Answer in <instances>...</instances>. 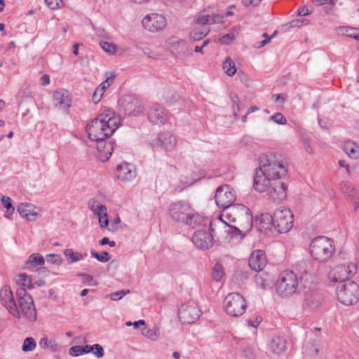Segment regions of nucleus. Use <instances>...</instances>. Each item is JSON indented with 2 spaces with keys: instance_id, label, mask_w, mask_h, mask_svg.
<instances>
[{
  "instance_id": "864d4df0",
  "label": "nucleus",
  "mask_w": 359,
  "mask_h": 359,
  "mask_svg": "<svg viewBox=\"0 0 359 359\" xmlns=\"http://www.w3.org/2000/svg\"><path fill=\"white\" fill-rule=\"evenodd\" d=\"M46 261L48 263L58 265L62 262V259L58 255L49 254L46 256Z\"/></svg>"
},
{
  "instance_id": "473e14b6",
  "label": "nucleus",
  "mask_w": 359,
  "mask_h": 359,
  "mask_svg": "<svg viewBox=\"0 0 359 359\" xmlns=\"http://www.w3.org/2000/svg\"><path fill=\"white\" fill-rule=\"evenodd\" d=\"M92 350L89 345L86 346H74L69 350V355L72 356H79L83 353H88Z\"/></svg>"
},
{
  "instance_id": "f8f14e48",
  "label": "nucleus",
  "mask_w": 359,
  "mask_h": 359,
  "mask_svg": "<svg viewBox=\"0 0 359 359\" xmlns=\"http://www.w3.org/2000/svg\"><path fill=\"white\" fill-rule=\"evenodd\" d=\"M119 110L127 116H138L144 111V107L134 95H125L118 101Z\"/></svg>"
},
{
  "instance_id": "c03bdc74",
  "label": "nucleus",
  "mask_w": 359,
  "mask_h": 359,
  "mask_svg": "<svg viewBox=\"0 0 359 359\" xmlns=\"http://www.w3.org/2000/svg\"><path fill=\"white\" fill-rule=\"evenodd\" d=\"M196 21L201 25L210 24V13L208 11H203L198 14Z\"/></svg>"
},
{
  "instance_id": "0eeeda50",
  "label": "nucleus",
  "mask_w": 359,
  "mask_h": 359,
  "mask_svg": "<svg viewBox=\"0 0 359 359\" xmlns=\"http://www.w3.org/2000/svg\"><path fill=\"white\" fill-rule=\"evenodd\" d=\"M298 286L299 282L297 275L293 271H285L280 273L276 288L278 295L288 297L297 292H300Z\"/></svg>"
},
{
  "instance_id": "9d476101",
  "label": "nucleus",
  "mask_w": 359,
  "mask_h": 359,
  "mask_svg": "<svg viewBox=\"0 0 359 359\" xmlns=\"http://www.w3.org/2000/svg\"><path fill=\"white\" fill-rule=\"evenodd\" d=\"M215 200L217 207L227 213L229 208L234 205L236 194L229 185L224 184L216 189Z\"/></svg>"
},
{
  "instance_id": "774afa93",
  "label": "nucleus",
  "mask_w": 359,
  "mask_h": 359,
  "mask_svg": "<svg viewBox=\"0 0 359 359\" xmlns=\"http://www.w3.org/2000/svg\"><path fill=\"white\" fill-rule=\"evenodd\" d=\"M77 276L81 277L84 283H90L93 281V277L86 273H80L77 274Z\"/></svg>"
},
{
  "instance_id": "412c9836",
  "label": "nucleus",
  "mask_w": 359,
  "mask_h": 359,
  "mask_svg": "<svg viewBox=\"0 0 359 359\" xmlns=\"http://www.w3.org/2000/svg\"><path fill=\"white\" fill-rule=\"evenodd\" d=\"M355 266L354 265H339L334 269L332 280L339 282V285L343 284L345 281L350 280L349 277L355 273Z\"/></svg>"
},
{
  "instance_id": "9b49d317",
  "label": "nucleus",
  "mask_w": 359,
  "mask_h": 359,
  "mask_svg": "<svg viewBox=\"0 0 359 359\" xmlns=\"http://www.w3.org/2000/svg\"><path fill=\"white\" fill-rule=\"evenodd\" d=\"M297 270L299 274L300 285L303 287V292L307 293L314 290L316 284L313 283L314 277L312 276V269L309 262L302 261L297 264Z\"/></svg>"
},
{
  "instance_id": "ddd939ff",
  "label": "nucleus",
  "mask_w": 359,
  "mask_h": 359,
  "mask_svg": "<svg viewBox=\"0 0 359 359\" xmlns=\"http://www.w3.org/2000/svg\"><path fill=\"white\" fill-rule=\"evenodd\" d=\"M201 314L199 306L194 301L182 304L178 310L179 319L182 323H193L198 319Z\"/></svg>"
},
{
  "instance_id": "680f3d73",
  "label": "nucleus",
  "mask_w": 359,
  "mask_h": 359,
  "mask_svg": "<svg viewBox=\"0 0 359 359\" xmlns=\"http://www.w3.org/2000/svg\"><path fill=\"white\" fill-rule=\"evenodd\" d=\"M223 21V15L220 14H210V24L220 23Z\"/></svg>"
},
{
  "instance_id": "37998d69",
  "label": "nucleus",
  "mask_w": 359,
  "mask_h": 359,
  "mask_svg": "<svg viewBox=\"0 0 359 359\" xmlns=\"http://www.w3.org/2000/svg\"><path fill=\"white\" fill-rule=\"evenodd\" d=\"M172 48L176 49L178 53H184L187 49V43L184 39L172 41Z\"/></svg>"
},
{
  "instance_id": "4468645a",
  "label": "nucleus",
  "mask_w": 359,
  "mask_h": 359,
  "mask_svg": "<svg viewBox=\"0 0 359 359\" xmlns=\"http://www.w3.org/2000/svg\"><path fill=\"white\" fill-rule=\"evenodd\" d=\"M191 208V204L186 201H175L169 205L168 214L173 221L182 223Z\"/></svg>"
},
{
  "instance_id": "2f4dec72",
  "label": "nucleus",
  "mask_w": 359,
  "mask_h": 359,
  "mask_svg": "<svg viewBox=\"0 0 359 359\" xmlns=\"http://www.w3.org/2000/svg\"><path fill=\"white\" fill-rule=\"evenodd\" d=\"M313 290L304 293L306 294L305 302L309 306L316 307L320 304L321 299L320 295L317 292H313Z\"/></svg>"
},
{
  "instance_id": "e433bc0d",
  "label": "nucleus",
  "mask_w": 359,
  "mask_h": 359,
  "mask_svg": "<svg viewBox=\"0 0 359 359\" xmlns=\"http://www.w3.org/2000/svg\"><path fill=\"white\" fill-rule=\"evenodd\" d=\"M44 262L45 259L43 256L38 253H34L29 256L26 264L34 267L38 265H42L44 264Z\"/></svg>"
},
{
  "instance_id": "a878e982",
  "label": "nucleus",
  "mask_w": 359,
  "mask_h": 359,
  "mask_svg": "<svg viewBox=\"0 0 359 359\" xmlns=\"http://www.w3.org/2000/svg\"><path fill=\"white\" fill-rule=\"evenodd\" d=\"M97 142V149L99 152V157L102 161H107L114 150V144L111 141H107L106 139L95 140Z\"/></svg>"
},
{
  "instance_id": "7c9ffc66",
  "label": "nucleus",
  "mask_w": 359,
  "mask_h": 359,
  "mask_svg": "<svg viewBox=\"0 0 359 359\" xmlns=\"http://www.w3.org/2000/svg\"><path fill=\"white\" fill-rule=\"evenodd\" d=\"M344 151L351 158H359V146L354 142H346L344 147Z\"/></svg>"
},
{
  "instance_id": "6ab92c4d",
  "label": "nucleus",
  "mask_w": 359,
  "mask_h": 359,
  "mask_svg": "<svg viewBox=\"0 0 359 359\" xmlns=\"http://www.w3.org/2000/svg\"><path fill=\"white\" fill-rule=\"evenodd\" d=\"M177 143V140L169 132H163L158 134L157 137L153 140L151 144L153 147H161L167 151L172 150Z\"/></svg>"
},
{
  "instance_id": "4be33fe9",
  "label": "nucleus",
  "mask_w": 359,
  "mask_h": 359,
  "mask_svg": "<svg viewBox=\"0 0 359 359\" xmlns=\"http://www.w3.org/2000/svg\"><path fill=\"white\" fill-rule=\"evenodd\" d=\"M267 259L264 252L261 250L253 251L249 258L248 264L255 271H261L266 265Z\"/></svg>"
},
{
  "instance_id": "2eb2a0df",
  "label": "nucleus",
  "mask_w": 359,
  "mask_h": 359,
  "mask_svg": "<svg viewBox=\"0 0 359 359\" xmlns=\"http://www.w3.org/2000/svg\"><path fill=\"white\" fill-rule=\"evenodd\" d=\"M145 29L150 32H158L163 30L167 26L165 17L158 13L147 15L142 20Z\"/></svg>"
},
{
  "instance_id": "1a4fd4ad",
  "label": "nucleus",
  "mask_w": 359,
  "mask_h": 359,
  "mask_svg": "<svg viewBox=\"0 0 359 359\" xmlns=\"http://www.w3.org/2000/svg\"><path fill=\"white\" fill-rule=\"evenodd\" d=\"M225 312L233 317L242 316L247 308L245 298L238 292H231L227 294L224 299Z\"/></svg>"
},
{
  "instance_id": "f3484780",
  "label": "nucleus",
  "mask_w": 359,
  "mask_h": 359,
  "mask_svg": "<svg viewBox=\"0 0 359 359\" xmlns=\"http://www.w3.org/2000/svg\"><path fill=\"white\" fill-rule=\"evenodd\" d=\"M213 229L210 232L204 231H196L192 236V242L194 245L201 250H208L212 245Z\"/></svg>"
},
{
  "instance_id": "5fc2aeb1",
  "label": "nucleus",
  "mask_w": 359,
  "mask_h": 359,
  "mask_svg": "<svg viewBox=\"0 0 359 359\" xmlns=\"http://www.w3.org/2000/svg\"><path fill=\"white\" fill-rule=\"evenodd\" d=\"M262 37H264V39L261 41H259V42H257L256 43H255L254 44V47L255 48H261L265 46L271 40V37H270V36H269L267 34V33H264L262 34Z\"/></svg>"
},
{
  "instance_id": "8fccbe9b",
  "label": "nucleus",
  "mask_w": 359,
  "mask_h": 359,
  "mask_svg": "<svg viewBox=\"0 0 359 359\" xmlns=\"http://www.w3.org/2000/svg\"><path fill=\"white\" fill-rule=\"evenodd\" d=\"M90 347H91L92 348V350H90V352H92L97 358H100L103 357L104 351L101 345L95 344H93V346H90Z\"/></svg>"
},
{
  "instance_id": "0e129e2a",
  "label": "nucleus",
  "mask_w": 359,
  "mask_h": 359,
  "mask_svg": "<svg viewBox=\"0 0 359 359\" xmlns=\"http://www.w3.org/2000/svg\"><path fill=\"white\" fill-rule=\"evenodd\" d=\"M262 320V318L261 316H257L255 320H248V324L253 327H257L259 324Z\"/></svg>"
},
{
  "instance_id": "393cba45",
  "label": "nucleus",
  "mask_w": 359,
  "mask_h": 359,
  "mask_svg": "<svg viewBox=\"0 0 359 359\" xmlns=\"http://www.w3.org/2000/svg\"><path fill=\"white\" fill-rule=\"evenodd\" d=\"M116 177L123 182L130 181L135 177V168L133 164L123 163L116 167Z\"/></svg>"
},
{
  "instance_id": "5701e85b",
  "label": "nucleus",
  "mask_w": 359,
  "mask_h": 359,
  "mask_svg": "<svg viewBox=\"0 0 359 359\" xmlns=\"http://www.w3.org/2000/svg\"><path fill=\"white\" fill-rule=\"evenodd\" d=\"M148 118L154 124H164L167 120V114L163 107L158 104H154L148 111Z\"/></svg>"
},
{
  "instance_id": "b1692460",
  "label": "nucleus",
  "mask_w": 359,
  "mask_h": 359,
  "mask_svg": "<svg viewBox=\"0 0 359 359\" xmlns=\"http://www.w3.org/2000/svg\"><path fill=\"white\" fill-rule=\"evenodd\" d=\"M53 99L55 105L60 109H66L72 105V98L69 93L65 89H60L53 93Z\"/></svg>"
},
{
  "instance_id": "69168bd1",
  "label": "nucleus",
  "mask_w": 359,
  "mask_h": 359,
  "mask_svg": "<svg viewBox=\"0 0 359 359\" xmlns=\"http://www.w3.org/2000/svg\"><path fill=\"white\" fill-rule=\"evenodd\" d=\"M308 24L309 20L307 19L303 20H294L290 22V26L292 27H300L302 24Z\"/></svg>"
},
{
  "instance_id": "a19ab883",
  "label": "nucleus",
  "mask_w": 359,
  "mask_h": 359,
  "mask_svg": "<svg viewBox=\"0 0 359 359\" xmlns=\"http://www.w3.org/2000/svg\"><path fill=\"white\" fill-rule=\"evenodd\" d=\"M36 346V343L34 338L32 337H27L23 341V344L22 346V350L24 352H28L33 351Z\"/></svg>"
},
{
  "instance_id": "49530a36",
  "label": "nucleus",
  "mask_w": 359,
  "mask_h": 359,
  "mask_svg": "<svg viewBox=\"0 0 359 359\" xmlns=\"http://www.w3.org/2000/svg\"><path fill=\"white\" fill-rule=\"evenodd\" d=\"M238 32L236 28H233L230 30L228 34H224L221 39V41L223 43L227 44L229 41H231L237 38Z\"/></svg>"
},
{
  "instance_id": "3c124183",
  "label": "nucleus",
  "mask_w": 359,
  "mask_h": 359,
  "mask_svg": "<svg viewBox=\"0 0 359 359\" xmlns=\"http://www.w3.org/2000/svg\"><path fill=\"white\" fill-rule=\"evenodd\" d=\"M270 120L280 125H285L287 123V119L285 117L279 112H276L272 115L270 118Z\"/></svg>"
},
{
  "instance_id": "4d7b16f0",
  "label": "nucleus",
  "mask_w": 359,
  "mask_h": 359,
  "mask_svg": "<svg viewBox=\"0 0 359 359\" xmlns=\"http://www.w3.org/2000/svg\"><path fill=\"white\" fill-rule=\"evenodd\" d=\"M88 208L93 211L94 212V214L95 213V212L97 210H98L99 209V206H100L101 205L99 204V203L95 199V198H91L88 203Z\"/></svg>"
},
{
  "instance_id": "6e6d98bb",
  "label": "nucleus",
  "mask_w": 359,
  "mask_h": 359,
  "mask_svg": "<svg viewBox=\"0 0 359 359\" xmlns=\"http://www.w3.org/2000/svg\"><path fill=\"white\" fill-rule=\"evenodd\" d=\"M103 95V88H96L93 94L92 100L95 104H97Z\"/></svg>"
},
{
  "instance_id": "e2e57ef3",
  "label": "nucleus",
  "mask_w": 359,
  "mask_h": 359,
  "mask_svg": "<svg viewBox=\"0 0 359 359\" xmlns=\"http://www.w3.org/2000/svg\"><path fill=\"white\" fill-rule=\"evenodd\" d=\"M99 217L101 216L102 217H107V208L105 205H101L99 206L98 210H97L95 213Z\"/></svg>"
},
{
  "instance_id": "6e6552de",
  "label": "nucleus",
  "mask_w": 359,
  "mask_h": 359,
  "mask_svg": "<svg viewBox=\"0 0 359 359\" xmlns=\"http://www.w3.org/2000/svg\"><path fill=\"white\" fill-rule=\"evenodd\" d=\"M336 294L341 304L346 306L353 305L357 303L359 299V285L348 280L337 286Z\"/></svg>"
},
{
  "instance_id": "09e8293b",
  "label": "nucleus",
  "mask_w": 359,
  "mask_h": 359,
  "mask_svg": "<svg viewBox=\"0 0 359 359\" xmlns=\"http://www.w3.org/2000/svg\"><path fill=\"white\" fill-rule=\"evenodd\" d=\"M101 48L108 53H114L116 50V46L114 43L107 41H101L100 43Z\"/></svg>"
},
{
  "instance_id": "052dcab7",
  "label": "nucleus",
  "mask_w": 359,
  "mask_h": 359,
  "mask_svg": "<svg viewBox=\"0 0 359 359\" xmlns=\"http://www.w3.org/2000/svg\"><path fill=\"white\" fill-rule=\"evenodd\" d=\"M231 102L233 103L232 104V109L233 111V115L235 117H237V114L235 111V106L237 107V109L239 110V106H238V97L236 94L231 95Z\"/></svg>"
},
{
  "instance_id": "f257e3e1",
  "label": "nucleus",
  "mask_w": 359,
  "mask_h": 359,
  "mask_svg": "<svg viewBox=\"0 0 359 359\" xmlns=\"http://www.w3.org/2000/svg\"><path fill=\"white\" fill-rule=\"evenodd\" d=\"M120 118L114 111L105 109L86 126V133L92 141L109 137L119 127Z\"/></svg>"
},
{
  "instance_id": "a18cd8bd",
  "label": "nucleus",
  "mask_w": 359,
  "mask_h": 359,
  "mask_svg": "<svg viewBox=\"0 0 359 359\" xmlns=\"http://www.w3.org/2000/svg\"><path fill=\"white\" fill-rule=\"evenodd\" d=\"M208 32L209 29L208 28H203L201 30L199 31L195 29L191 32L190 36L193 41H196L202 39L208 34Z\"/></svg>"
},
{
  "instance_id": "79ce46f5",
  "label": "nucleus",
  "mask_w": 359,
  "mask_h": 359,
  "mask_svg": "<svg viewBox=\"0 0 359 359\" xmlns=\"http://www.w3.org/2000/svg\"><path fill=\"white\" fill-rule=\"evenodd\" d=\"M91 256L95 258L97 261L100 262H107L110 260L111 255L109 252L106 251L101 252L98 253L94 250H91L90 252Z\"/></svg>"
},
{
  "instance_id": "de8ad7c7",
  "label": "nucleus",
  "mask_w": 359,
  "mask_h": 359,
  "mask_svg": "<svg viewBox=\"0 0 359 359\" xmlns=\"http://www.w3.org/2000/svg\"><path fill=\"white\" fill-rule=\"evenodd\" d=\"M142 335L151 340H156L158 338L156 332L151 328L147 327L145 325L141 329Z\"/></svg>"
},
{
  "instance_id": "603ef678",
  "label": "nucleus",
  "mask_w": 359,
  "mask_h": 359,
  "mask_svg": "<svg viewBox=\"0 0 359 359\" xmlns=\"http://www.w3.org/2000/svg\"><path fill=\"white\" fill-rule=\"evenodd\" d=\"M130 292L129 290H121L112 292L110 294L109 297L113 301H117L123 298V297Z\"/></svg>"
},
{
  "instance_id": "c756f323",
  "label": "nucleus",
  "mask_w": 359,
  "mask_h": 359,
  "mask_svg": "<svg viewBox=\"0 0 359 359\" xmlns=\"http://www.w3.org/2000/svg\"><path fill=\"white\" fill-rule=\"evenodd\" d=\"M340 189L343 193L348 195L351 198H357L359 200V191L355 190L349 182H341Z\"/></svg>"
},
{
  "instance_id": "423d86ee",
  "label": "nucleus",
  "mask_w": 359,
  "mask_h": 359,
  "mask_svg": "<svg viewBox=\"0 0 359 359\" xmlns=\"http://www.w3.org/2000/svg\"><path fill=\"white\" fill-rule=\"evenodd\" d=\"M334 250L332 241L325 236L315 238L310 245V252L312 257L319 262H325L330 259Z\"/></svg>"
},
{
  "instance_id": "7ed1b4c3",
  "label": "nucleus",
  "mask_w": 359,
  "mask_h": 359,
  "mask_svg": "<svg viewBox=\"0 0 359 359\" xmlns=\"http://www.w3.org/2000/svg\"><path fill=\"white\" fill-rule=\"evenodd\" d=\"M259 167L268 176L279 180L287 173L285 163L279 154H262L259 157Z\"/></svg>"
},
{
  "instance_id": "338daca9",
  "label": "nucleus",
  "mask_w": 359,
  "mask_h": 359,
  "mask_svg": "<svg viewBox=\"0 0 359 359\" xmlns=\"http://www.w3.org/2000/svg\"><path fill=\"white\" fill-rule=\"evenodd\" d=\"M262 0H243V4L245 6H257Z\"/></svg>"
},
{
  "instance_id": "58836bf2",
  "label": "nucleus",
  "mask_w": 359,
  "mask_h": 359,
  "mask_svg": "<svg viewBox=\"0 0 359 359\" xmlns=\"http://www.w3.org/2000/svg\"><path fill=\"white\" fill-rule=\"evenodd\" d=\"M223 69H224L225 73L229 76L234 75L236 72L235 64L230 57H227L224 62Z\"/></svg>"
},
{
  "instance_id": "13d9d810",
  "label": "nucleus",
  "mask_w": 359,
  "mask_h": 359,
  "mask_svg": "<svg viewBox=\"0 0 359 359\" xmlns=\"http://www.w3.org/2000/svg\"><path fill=\"white\" fill-rule=\"evenodd\" d=\"M243 355L247 359H254L255 352L252 347H247L243 351Z\"/></svg>"
},
{
  "instance_id": "bf43d9fd",
  "label": "nucleus",
  "mask_w": 359,
  "mask_h": 359,
  "mask_svg": "<svg viewBox=\"0 0 359 359\" xmlns=\"http://www.w3.org/2000/svg\"><path fill=\"white\" fill-rule=\"evenodd\" d=\"M341 30L344 31L342 32L343 34L351 38H353V36L355 35L357 32H358V29L351 27H342L341 28Z\"/></svg>"
},
{
  "instance_id": "c85d7f7f",
  "label": "nucleus",
  "mask_w": 359,
  "mask_h": 359,
  "mask_svg": "<svg viewBox=\"0 0 359 359\" xmlns=\"http://www.w3.org/2000/svg\"><path fill=\"white\" fill-rule=\"evenodd\" d=\"M286 346L285 339L280 336H274L271 340L269 348L273 353L280 354L285 351Z\"/></svg>"
},
{
  "instance_id": "cd10ccee",
  "label": "nucleus",
  "mask_w": 359,
  "mask_h": 359,
  "mask_svg": "<svg viewBox=\"0 0 359 359\" xmlns=\"http://www.w3.org/2000/svg\"><path fill=\"white\" fill-rule=\"evenodd\" d=\"M204 222V217L200 214L196 212L192 208L191 211L189 212L188 216L186 217L184 220L182 222L187 226H189L193 229L203 224Z\"/></svg>"
},
{
  "instance_id": "a211bd4d",
  "label": "nucleus",
  "mask_w": 359,
  "mask_h": 359,
  "mask_svg": "<svg viewBox=\"0 0 359 359\" xmlns=\"http://www.w3.org/2000/svg\"><path fill=\"white\" fill-rule=\"evenodd\" d=\"M273 180L268 176L261 167L257 168L253 179V187L259 192H264Z\"/></svg>"
},
{
  "instance_id": "aec40b11",
  "label": "nucleus",
  "mask_w": 359,
  "mask_h": 359,
  "mask_svg": "<svg viewBox=\"0 0 359 359\" xmlns=\"http://www.w3.org/2000/svg\"><path fill=\"white\" fill-rule=\"evenodd\" d=\"M287 188L283 182L273 180L266 189L269 198L273 201H282L286 198Z\"/></svg>"
},
{
  "instance_id": "4c0bfd02",
  "label": "nucleus",
  "mask_w": 359,
  "mask_h": 359,
  "mask_svg": "<svg viewBox=\"0 0 359 359\" xmlns=\"http://www.w3.org/2000/svg\"><path fill=\"white\" fill-rule=\"evenodd\" d=\"M1 200L4 207L6 208V213L5 217L9 218L15 210L12 204V200L10 197L5 196H3Z\"/></svg>"
},
{
  "instance_id": "bb28decb",
  "label": "nucleus",
  "mask_w": 359,
  "mask_h": 359,
  "mask_svg": "<svg viewBox=\"0 0 359 359\" xmlns=\"http://www.w3.org/2000/svg\"><path fill=\"white\" fill-rule=\"evenodd\" d=\"M35 206L29 203H20L18 206V212L22 217L28 221H35L38 217L37 212L35 211Z\"/></svg>"
},
{
  "instance_id": "dca6fc26",
  "label": "nucleus",
  "mask_w": 359,
  "mask_h": 359,
  "mask_svg": "<svg viewBox=\"0 0 359 359\" xmlns=\"http://www.w3.org/2000/svg\"><path fill=\"white\" fill-rule=\"evenodd\" d=\"M0 299L1 304L13 316L20 318V312L10 287L5 285L1 288L0 290Z\"/></svg>"
},
{
  "instance_id": "ea45409f",
  "label": "nucleus",
  "mask_w": 359,
  "mask_h": 359,
  "mask_svg": "<svg viewBox=\"0 0 359 359\" xmlns=\"http://www.w3.org/2000/svg\"><path fill=\"white\" fill-rule=\"evenodd\" d=\"M224 271H223V267L222 266L219 264L216 263L212 270V279L217 282H219L221 280L222 277L224 276Z\"/></svg>"
},
{
  "instance_id": "f704fd0d",
  "label": "nucleus",
  "mask_w": 359,
  "mask_h": 359,
  "mask_svg": "<svg viewBox=\"0 0 359 359\" xmlns=\"http://www.w3.org/2000/svg\"><path fill=\"white\" fill-rule=\"evenodd\" d=\"M39 344L41 348L45 349H50L53 351H56L58 348V344L55 340H48L47 337H43L41 338L39 342Z\"/></svg>"
},
{
  "instance_id": "f03ea898",
  "label": "nucleus",
  "mask_w": 359,
  "mask_h": 359,
  "mask_svg": "<svg viewBox=\"0 0 359 359\" xmlns=\"http://www.w3.org/2000/svg\"><path fill=\"white\" fill-rule=\"evenodd\" d=\"M226 217L230 222L234 224L233 225H227L226 222L223 223L225 226L229 227V230L226 231L228 233H231L243 238L252 227L253 219L251 211L243 204L233 205L226 213Z\"/></svg>"
},
{
  "instance_id": "20e7f679",
  "label": "nucleus",
  "mask_w": 359,
  "mask_h": 359,
  "mask_svg": "<svg viewBox=\"0 0 359 359\" xmlns=\"http://www.w3.org/2000/svg\"><path fill=\"white\" fill-rule=\"evenodd\" d=\"M263 219L270 221L274 228L280 233L288 232L293 226V214L289 209L278 208L273 215H262Z\"/></svg>"
},
{
  "instance_id": "72a5a7b5",
  "label": "nucleus",
  "mask_w": 359,
  "mask_h": 359,
  "mask_svg": "<svg viewBox=\"0 0 359 359\" xmlns=\"http://www.w3.org/2000/svg\"><path fill=\"white\" fill-rule=\"evenodd\" d=\"M17 282L18 284L21 285L20 287H24L25 290L27 288H34V284L32 283V278L25 273H20L18 276Z\"/></svg>"
},
{
  "instance_id": "c9c22d12",
  "label": "nucleus",
  "mask_w": 359,
  "mask_h": 359,
  "mask_svg": "<svg viewBox=\"0 0 359 359\" xmlns=\"http://www.w3.org/2000/svg\"><path fill=\"white\" fill-rule=\"evenodd\" d=\"M64 255L66 258L68 259V262L69 264L74 263L82 259L83 256L79 252H74L72 249L68 248L66 249L64 252Z\"/></svg>"
},
{
  "instance_id": "39448f33",
  "label": "nucleus",
  "mask_w": 359,
  "mask_h": 359,
  "mask_svg": "<svg viewBox=\"0 0 359 359\" xmlns=\"http://www.w3.org/2000/svg\"><path fill=\"white\" fill-rule=\"evenodd\" d=\"M18 308L20 312V318L23 316L29 322H34L37 318V312L32 297L24 287H19L16 291Z\"/></svg>"
}]
</instances>
